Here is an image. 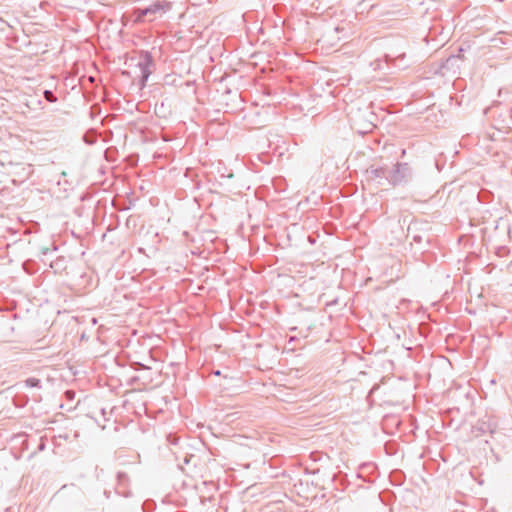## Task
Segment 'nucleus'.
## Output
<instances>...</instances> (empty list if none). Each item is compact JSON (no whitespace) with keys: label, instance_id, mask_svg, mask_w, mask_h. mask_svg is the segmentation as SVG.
Masks as SVG:
<instances>
[{"label":"nucleus","instance_id":"obj_1","mask_svg":"<svg viewBox=\"0 0 512 512\" xmlns=\"http://www.w3.org/2000/svg\"><path fill=\"white\" fill-rule=\"evenodd\" d=\"M414 172L407 162H397L389 171L387 181L392 186L406 185L413 180Z\"/></svg>","mask_w":512,"mask_h":512},{"label":"nucleus","instance_id":"obj_2","mask_svg":"<svg viewBox=\"0 0 512 512\" xmlns=\"http://www.w3.org/2000/svg\"><path fill=\"white\" fill-rule=\"evenodd\" d=\"M154 66L153 57L148 51H141L137 67L140 71L139 84L143 88L152 73V67Z\"/></svg>","mask_w":512,"mask_h":512},{"label":"nucleus","instance_id":"obj_3","mask_svg":"<svg viewBox=\"0 0 512 512\" xmlns=\"http://www.w3.org/2000/svg\"><path fill=\"white\" fill-rule=\"evenodd\" d=\"M171 9V3L168 1H157L152 3L146 8L141 10L142 15H147L149 17V21L155 20L157 17H160L167 13Z\"/></svg>","mask_w":512,"mask_h":512},{"label":"nucleus","instance_id":"obj_4","mask_svg":"<svg viewBox=\"0 0 512 512\" xmlns=\"http://www.w3.org/2000/svg\"><path fill=\"white\" fill-rule=\"evenodd\" d=\"M389 171L387 167L371 165L366 169L365 174L368 180H387Z\"/></svg>","mask_w":512,"mask_h":512},{"label":"nucleus","instance_id":"obj_5","mask_svg":"<svg viewBox=\"0 0 512 512\" xmlns=\"http://www.w3.org/2000/svg\"><path fill=\"white\" fill-rule=\"evenodd\" d=\"M129 478L128 475L124 472L117 473V486L115 488L116 493L118 495L128 497L130 496V491L128 490Z\"/></svg>","mask_w":512,"mask_h":512},{"label":"nucleus","instance_id":"obj_6","mask_svg":"<svg viewBox=\"0 0 512 512\" xmlns=\"http://www.w3.org/2000/svg\"><path fill=\"white\" fill-rule=\"evenodd\" d=\"M25 386L31 388H41V380L35 377H30L25 380Z\"/></svg>","mask_w":512,"mask_h":512},{"label":"nucleus","instance_id":"obj_7","mask_svg":"<svg viewBox=\"0 0 512 512\" xmlns=\"http://www.w3.org/2000/svg\"><path fill=\"white\" fill-rule=\"evenodd\" d=\"M141 10H143L142 8H136L133 10V16L135 17L134 18V23H143L145 21V17H147V15H142L140 12Z\"/></svg>","mask_w":512,"mask_h":512},{"label":"nucleus","instance_id":"obj_8","mask_svg":"<svg viewBox=\"0 0 512 512\" xmlns=\"http://www.w3.org/2000/svg\"><path fill=\"white\" fill-rule=\"evenodd\" d=\"M44 97L49 102H55L57 100L56 97L54 96L53 92L50 90L44 91Z\"/></svg>","mask_w":512,"mask_h":512},{"label":"nucleus","instance_id":"obj_9","mask_svg":"<svg viewBox=\"0 0 512 512\" xmlns=\"http://www.w3.org/2000/svg\"><path fill=\"white\" fill-rule=\"evenodd\" d=\"M413 240H414L415 242H421V240H422V239H421V236L416 235V236H414V237H413Z\"/></svg>","mask_w":512,"mask_h":512},{"label":"nucleus","instance_id":"obj_10","mask_svg":"<svg viewBox=\"0 0 512 512\" xmlns=\"http://www.w3.org/2000/svg\"><path fill=\"white\" fill-rule=\"evenodd\" d=\"M85 142L91 144V143H93V140H91V137H88V138L85 137Z\"/></svg>","mask_w":512,"mask_h":512},{"label":"nucleus","instance_id":"obj_11","mask_svg":"<svg viewBox=\"0 0 512 512\" xmlns=\"http://www.w3.org/2000/svg\"><path fill=\"white\" fill-rule=\"evenodd\" d=\"M85 142L91 144V143H93V140H91V137H88V138L85 137Z\"/></svg>","mask_w":512,"mask_h":512},{"label":"nucleus","instance_id":"obj_12","mask_svg":"<svg viewBox=\"0 0 512 512\" xmlns=\"http://www.w3.org/2000/svg\"><path fill=\"white\" fill-rule=\"evenodd\" d=\"M66 394H67L68 397H72L73 392L67 391Z\"/></svg>","mask_w":512,"mask_h":512},{"label":"nucleus","instance_id":"obj_13","mask_svg":"<svg viewBox=\"0 0 512 512\" xmlns=\"http://www.w3.org/2000/svg\"><path fill=\"white\" fill-rule=\"evenodd\" d=\"M385 57H386L387 61H388L389 59H391V55H389V54H387Z\"/></svg>","mask_w":512,"mask_h":512},{"label":"nucleus","instance_id":"obj_14","mask_svg":"<svg viewBox=\"0 0 512 512\" xmlns=\"http://www.w3.org/2000/svg\"><path fill=\"white\" fill-rule=\"evenodd\" d=\"M214 374H215V375H220V371H219V370H217V371H215V372H214Z\"/></svg>","mask_w":512,"mask_h":512},{"label":"nucleus","instance_id":"obj_15","mask_svg":"<svg viewBox=\"0 0 512 512\" xmlns=\"http://www.w3.org/2000/svg\"><path fill=\"white\" fill-rule=\"evenodd\" d=\"M504 250H505V248H504V247H501V248L499 249V251H504ZM498 253L500 254V252H498Z\"/></svg>","mask_w":512,"mask_h":512}]
</instances>
